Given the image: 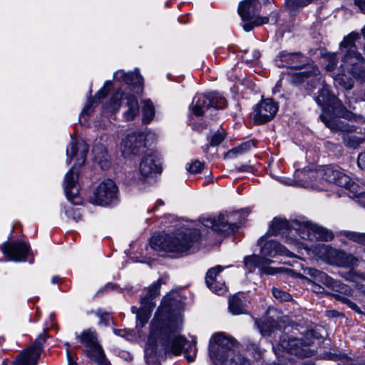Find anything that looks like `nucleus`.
<instances>
[{
	"mask_svg": "<svg viewBox=\"0 0 365 365\" xmlns=\"http://www.w3.org/2000/svg\"><path fill=\"white\" fill-rule=\"evenodd\" d=\"M181 311V299L177 293L165 296L161 306L151 321L150 339H170L173 335L172 342H190L184 336L175 334L182 324Z\"/></svg>",
	"mask_w": 365,
	"mask_h": 365,
	"instance_id": "1",
	"label": "nucleus"
},
{
	"mask_svg": "<svg viewBox=\"0 0 365 365\" xmlns=\"http://www.w3.org/2000/svg\"><path fill=\"white\" fill-rule=\"evenodd\" d=\"M184 353L188 362L194 361L197 349L195 344H146L145 359L147 365H160L164 357Z\"/></svg>",
	"mask_w": 365,
	"mask_h": 365,
	"instance_id": "2",
	"label": "nucleus"
},
{
	"mask_svg": "<svg viewBox=\"0 0 365 365\" xmlns=\"http://www.w3.org/2000/svg\"><path fill=\"white\" fill-rule=\"evenodd\" d=\"M359 38V34L352 32L340 43L341 48L345 49L342 66L344 71L351 73L354 78L365 83V60L357 51L355 44Z\"/></svg>",
	"mask_w": 365,
	"mask_h": 365,
	"instance_id": "3",
	"label": "nucleus"
},
{
	"mask_svg": "<svg viewBox=\"0 0 365 365\" xmlns=\"http://www.w3.org/2000/svg\"><path fill=\"white\" fill-rule=\"evenodd\" d=\"M200 239L197 230H186L173 235H167L160 242L159 248L162 250L175 254L187 252L193 243Z\"/></svg>",
	"mask_w": 365,
	"mask_h": 365,
	"instance_id": "4",
	"label": "nucleus"
},
{
	"mask_svg": "<svg viewBox=\"0 0 365 365\" xmlns=\"http://www.w3.org/2000/svg\"><path fill=\"white\" fill-rule=\"evenodd\" d=\"M230 344H210L209 355L213 365H250L240 354H235Z\"/></svg>",
	"mask_w": 365,
	"mask_h": 365,
	"instance_id": "5",
	"label": "nucleus"
},
{
	"mask_svg": "<svg viewBox=\"0 0 365 365\" xmlns=\"http://www.w3.org/2000/svg\"><path fill=\"white\" fill-rule=\"evenodd\" d=\"M261 9L259 0H244L238 6V14L242 20L243 29L245 31H252L255 26H259L269 22V18L257 16Z\"/></svg>",
	"mask_w": 365,
	"mask_h": 365,
	"instance_id": "6",
	"label": "nucleus"
},
{
	"mask_svg": "<svg viewBox=\"0 0 365 365\" xmlns=\"http://www.w3.org/2000/svg\"><path fill=\"white\" fill-rule=\"evenodd\" d=\"M313 252L317 257L329 264H334L352 269L358 262V259L353 255L337 250L324 244L316 245Z\"/></svg>",
	"mask_w": 365,
	"mask_h": 365,
	"instance_id": "7",
	"label": "nucleus"
},
{
	"mask_svg": "<svg viewBox=\"0 0 365 365\" xmlns=\"http://www.w3.org/2000/svg\"><path fill=\"white\" fill-rule=\"evenodd\" d=\"M242 224V215L239 212L222 213L217 218H207L202 220V225L205 227L222 234L234 232Z\"/></svg>",
	"mask_w": 365,
	"mask_h": 365,
	"instance_id": "8",
	"label": "nucleus"
},
{
	"mask_svg": "<svg viewBox=\"0 0 365 365\" xmlns=\"http://www.w3.org/2000/svg\"><path fill=\"white\" fill-rule=\"evenodd\" d=\"M317 102L319 106L324 108H331L340 118L347 119L349 121H364V118L361 115H356L348 110L336 96L331 94L329 90L326 87L322 88L319 91Z\"/></svg>",
	"mask_w": 365,
	"mask_h": 365,
	"instance_id": "9",
	"label": "nucleus"
},
{
	"mask_svg": "<svg viewBox=\"0 0 365 365\" xmlns=\"http://www.w3.org/2000/svg\"><path fill=\"white\" fill-rule=\"evenodd\" d=\"M291 227L292 232H294L304 240L328 241L333 238L331 232L309 222L294 220L291 221Z\"/></svg>",
	"mask_w": 365,
	"mask_h": 365,
	"instance_id": "10",
	"label": "nucleus"
},
{
	"mask_svg": "<svg viewBox=\"0 0 365 365\" xmlns=\"http://www.w3.org/2000/svg\"><path fill=\"white\" fill-rule=\"evenodd\" d=\"M227 106V100L217 92L196 95L192 102L191 108L195 115L201 116L211 108L223 109Z\"/></svg>",
	"mask_w": 365,
	"mask_h": 365,
	"instance_id": "11",
	"label": "nucleus"
},
{
	"mask_svg": "<svg viewBox=\"0 0 365 365\" xmlns=\"http://www.w3.org/2000/svg\"><path fill=\"white\" fill-rule=\"evenodd\" d=\"M123 103L126 108L123 117L126 120H133L139 113L138 102L134 95L124 94L121 91H117L110 99L108 109L112 113L117 112Z\"/></svg>",
	"mask_w": 365,
	"mask_h": 365,
	"instance_id": "12",
	"label": "nucleus"
},
{
	"mask_svg": "<svg viewBox=\"0 0 365 365\" xmlns=\"http://www.w3.org/2000/svg\"><path fill=\"white\" fill-rule=\"evenodd\" d=\"M160 285L161 279H159L147 289L146 294L141 297V310L136 316L137 327H143L148 323L155 307L153 300L159 295Z\"/></svg>",
	"mask_w": 365,
	"mask_h": 365,
	"instance_id": "13",
	"label": "nucleus"
},
{
	"mask_svg": "<svg viewBox=\"0 0 365 365\" xmlns=\"http://www.w3.org/2000/svg\"><path fill=\"white\" fill-rule=\"evenodd\" d=\"M118 187L110 179L101 182L91 197V202L94 205L105 206L110 204L117 197Z\"/></svg>",
	"mask_w": 365,
	"mask_h": 365,
	"instance_id": "14",
	"label": "nucleus"
},
{
	"mask_svg": "<svg viewBox=\"0 0 365 365\" xmlns=\"http://www.w3.org/2000/svg\"><path fill=\"white\" fill-rule=\"evenodd\" d=\"M278 111V105L273 100L261 101L254 108L253 120L256 124H262L271 120Z\"/></svg>",
	"mask_w": 365,
	"mask_h": 365,
	"instance_id": "15",
	"label": "nucleus"
},
{
	"mask_svg": "<svg viewBox=\"0 0 365 365\" xmlns=\"http://www.w3.org/2000/svg\"><path fill=\"white\" fill-rule=\"evenodd\" d=\"M272 349L277 357L286 358V354H294L299 358L310 357L314 351L309 348V344H272Z\"/></svg>",
	"mask_w": 365,
	"mask_h": 365,
	"instance_id": "16",
	"label": "nucleus"
},
{
	"mask_svg": "<svg viewBox=\"0 0 365 365\" xmlns=\"http://www.w3.org/2000/svg\"><path fill=\"white\" fill-rule=\"evenodd\" d=\"M275 61L278 67L301 69L309 64V60L300 52L288 53L282 51L277 56Z\"/></svg>",
	"mask_w": 365,
	"mask_h": 365,
	"instance_id": "17",
	"label": "nucleus"
},
{
	"mask_svg": "<svg viewBox=\"0 0 365 365\" xmlns=\"http://www.w3.org/2000/svg\"><path fill=\"white\" fill-rule=\"evenodd\" d=\"M0 248L9 260L15 262L25 261L29 251V245L21 241L6 242Z\"/></svg>",
	"mask_w": 365,
	"mask_h": 365,
	"instance_id": "18",
	"label": "nucleus"
},
{
	"mask_svg": "<svg viewBox=\"0 0 365 365\" xmlns=\"http://www.w3.org/2000/svg\"><path fill=\"white\" fill-rule=\"evenodd\" d=\"M42 351L41 344H31L17 354L11 365H37Z\"/></svg>",
	"mask_w": 365,
	"mask_h": 365,
	"instance_id": "19",
	"label": "nucleus"
},
{
	"mask_svg": "<svg viewBox=\"0 0 365 365\" xmlns=\"http://www.w3.org/2000/svg\"><path fill=\"white\" fill-rule=\"evenodd\" d=\"M145 135L143 133L128 134L122 142V153L125 157L139 154L145 148Z\"/></svg>",
	"mask_w": 365,
	"mask_h": 365,
	"instance_id": "20",
	"label": "nucleus"
},
{
	"mask_svg": "<svg viewBox=\"0 0 365 365\" xmlns=\"http://www.w3.org/2000/svg\"><path fill=\"white\" fill-rule=\"evenodd\" d=\"M222 269L221 266L212 267L207 272L205 276L207 287L218 295L224 294L227 289L225 282L220 275Z\"/></svg>",
	"mask_w": 365,
	"mask_h": 365,
	"instance_id": "21",
	"label": "nucleus"
},
{
	"mask_svg": "<svg viewBox=\"0 0 365 365\" xmlns=\"http://www.w3.org/2000/svg\"><path fill=\"white\" fill-rule=\"evenodd\" d=\"M322 178L329 182L344 187L348 190H351L355 186V183L349 176L332 167H327L324 168Z\"/></svg>",
	"mask_w": 365,
	"mask_h": 365,
	"instance_id": "22",
	"label": "nucleus"
},
{
	"mask_svg": "<svg viewBox=\"0 0 365 365\" xmlns=\"http://www.w3.org/2000/svg\"><path fill=\"white\" fill-rule=\"evenodd\" d=\"M69 146L70 147L66 150V155L68 156L67 162L70 163L73 158H76V162L75 165H83L85 163L86 155L88 151V145L83 140H73Z\"/></svg>",
	"mask_w": 365,
	"mask_h": 365,
	"instance_id": "23",
	"label": "nucleus"
},
{
	"mask_svg": "<svg viewBox=\"0 0 365 365\" xmlns=\"http://www.w3.org/2000/svg\"><path fill=\"white\" fill-rule=\"evenodd\" d=\"M78 179V173L75 171L74 166L71 168L65 176L64 189L68 200L73 204H78V201H75L78 195V187L77 185Z\"/></svg>",
	"mask_w": 365,
	"mask_h": 365,
	"instance_id": "24",
	"label": "nucleus"
},
{
	"mask_svg": "<svg viewBox=\"0 0 365 365\" xmlns=\"http://www.w3.org/2000/svg\"><path fill=\"white\" fill-rule=\"evenodd\" d=\"M320 119L325 124V125L331 130L340 131L342 133H345L344 134H351L352 133H361V129H360V131H358V128L352 123H346L336 118L329 116L328 117L323 114L320 115Z\"/></svg>",
	"mask_w": 365,
	"mask_h": 365,
	"instance_id": "25",
	"label": "nucleus"
},
{
	"mask_svg": "<svg viewBox=\"0 0 365 365\" xmlns=\"http://www.w3.org/2000/svg\"><path fill=\"white\" fill-rule=\"evenodd\" d=\"M158 155L155 153L150 152L146 153L140 163V175L144 178H147L153 173H160L161 168L158 165Z\"/></svg>",
	"mask_w": 365,
	"mask_h": 365,
	"instance_id": "26",
	"label": "nucleus"
},
{
	"mask_svg": "<svg viewBox=\"0 0 365 365\" xmlns=\"http://www.w3.org/2000/svg\"><path fill=\"white\" fill-rule=\"evenodd\" d=\"M114 76L117 80H121L126 84L133 86L135 93L138 94L142 92L143 78L140 75L138 70L128 73L118 71L115 73Z\"/></svg>",
	"mask_w": 365,
	"mask_h": 365,
	"instance_id": "27",
	"label": "nucleus"
},
{
	"mask_svg": "<svg viewBox=\"0 0 365 365\" xmlns=\"http://www.w3.org/2000/svg\"><path fill=\"white\" fill-rule=\"evenodd\" d=\"M307 274L310 277H313L314 279L319 283H322L326 285L327 287L331 288L333 289H346V287L342 285L340 282L334 280L329 276H328L326 273L319 271L315 268H307Z\"/></svg>",
	"mask_w": 365,
	"mask_h": 365,
	"instance_id": "28",
	"label": "nucleus"
},
{
	"mask_svg": "<svg viewBox=\"0 0 365 365\" xmlns=\"http://www.w3.org/2000/svg\"><path fill=\"white\" fill-rule=\"evenodd\" d=\"M269 232L272 235H281L287 237L290 234H292L291 222L275 217L272 222Z\"/></svg>",
	"mask_w": 365,
	"mask_h": 365,
	"instance_id": "29",
	"label": "nucleus"
},
{
	"mask_svg": "<svg viewBox=\"0 0 365 365\" xmlns=\"http://www.w3.org/2000/svg\"><path fill=\"white\" fill-rule=\"evenodd\" d=\"M261 253L265 256L274 257L277 255L292 256L289 252L284 246L276 241H269L267 242L261 249Z\"/></svg>",
	"mask_w": 365,
	"mask_h": 365,
	"instance_id": "30",
	"label": "nucleus"
},
{
	"mask_svg": "<svg viewBox=\"0 0 365 365\" xmlns=\"http://www.w3.org/2000/svg\"><path fill=\"white\" fill-rule=\"evenodd\" d=\"M83 352L93 361H96L105 355L104 351L100 344H85Z\"/></svg>",
	"mask_w": 365,
	"mask_h": 365,
	"instance_id": "31",
	"label": "nucleus"
},
{
	"mask_svg": "<svg viewBox=\"0 0 365 365\" xmlns=\"http://www.w3.org/2000/svg\"><path fill=\"white\" fill-rule=\"evenodd\" d=\"M228 309L233 315L243 314L246 313V306L239 294H235L230 297Z\"/></svg>",
	"mask_w": 365,
	"mask_h": 365,
	"instance_id": "32",
	"label": "nucleus"
},
{
	"mask_svg": "<svg viewBox=\"0 0 365 365\" xmlns=\"http://www.w3.org/2000/svg\"><path fill=\"white\" fill-rule=\"evenodd\" d=\"M319 71L317 68L314 66L309 67V70L304 71H299L292 73L290 76V82L294 85H298L304 81L306 78L310 76H317Z\"/></svg>",
	"mask_w": 365,
	"mask_h": 365,
	"instance_id": "33",
	"label": "nucleus"
},
{
	"mask_svg": "<svg viewBox=\"0 0 365 365\" xmlns=\"http://www.w3.org/2000/svg\"><path fill=\"white\" fill-rule=\"evenodd\" d=\"M360 134V136L353 134H344L342 136L344 144L349 148H357L361 143L365 142V132Z\"/></svg>",
	"mask_w": 365,
	"mask_h": 365,
	"instance_id": "34",
	"label": "nucleus"
},
{
	"mask_svg": "<svg viewBox=\"0 0 365 365\" xmlns=\"http://www.w3.org/2000/svg\"><path fill=\"white\" fill-rule=\"evenodd\" d=\"M269 262V259L265 257H259L257 255L248 256L245 257L244 263L245 266L248 269L250 272L254 270L256 267H258L259 269L262 268V266Z\"/></svg>",
	"mask_w": 365,
	"mask_h": 365,
	"instance_id": "35",
	"label": "nucleus"
},
{
	"mask_svg": "<svg viewBox=\"0 0 365 365\" xmlns=\"http://www.w3.org/2000/svg\"><path fill=\"white\" fill-rule=\"evenodd\" d=\"M143 118L142 122L143 124H148L153 119L155 115V108L153 102L149 100H144L143 101Z\"/></svg>",
	"mask_w": 365,
	"mask_h": 365,
	"instance_id": "36",
	"label": "nucleus"
},
{
	"mask_svg": "<svg viewBox=\"0 0 365 365\" xmlns=\"http://www.w3.org/2000/svg\"><path fill=\"white\" fill-rule=\"evenodd\" d=\"M76 339L82 342H98V334L94 328H88L82 331Z\"/></svg>",
	"mask_w": 365,
	"mask_h": 365,
	"instance_id": "37",
	"label": "nucleus"
},
{
	"mask_svg": "<svg viewBox=\"0 0 365 365\" xmlns=\"http://www.w3.org/2000/svg\"><path fill=\"white\" fill-rule=\"evenodd\" d=\"M258 327L262 335H270L276 327V322L273 319H267L258 324Z\"/></svg>",
	"mask_w": 365,
	"mask_h": 365,
	"instance_id": "38",
	"label": "nucleus"
},
{
	"mask_svg": "<svg viewBox=\"0 0 365 365\" xmlns=\"http://www.w3.org/2000/svg\"><path fill=\"white\" fill-rule=\"evenodd\" d=\"M224 341H227V342H237L232 336H230L225 332H217L214 334L210 339V342L215 343L223 342Z\"/></svg>",
	"mask_w": 365,
	"mask_h": 365,
	"instance_id": "39",
	"label": "nucleus"
},
{
	"mask_svg": "<svg viewBox=\"0 0 365 365\" xmlns=\"http://www.w3.org/2000/svg\"><path fill=\"white\" fill-rule=\"evenodd\" d=\"M322 358L327 360L341 361L346 359L347 356L346 354L340 351H326L323 354Z\"/></svg>",
	"mask_w": 365,
	"mask_h": 365,
	"instance_id": "40",
	"label": "nucleus"
},
{
	"mask_svg": "<svg viewBox=\"0 0 365 365\" xmlns=\"http://www.w3.org/2000/svg\"><path fill=\"white\" fill-rule=\"evenodd\" d=\"M272 294L277 299L282 302H289L292 299L290 294L276 287L272 289Z\"/></svg>",
	"mask_w": 365,
	"mask_h": 365,
	"instance_id": "41",
	"label": "nucleus"
},
{
	"mask_svg": "<svg viewBox=\"0 0 365 365\" xmlns=\"http://www.w3.org/2000/svg\"><path fill=\"white\" fill-rule=\"evenodd\" d=\"M253 146V143L250 141H247L245 143H242L240 146L232 148L229 151V154L230 155H238L242 154L248 150H250Z\"/></svg>",
	"mask_w": 365,
	"mask_h": 365,
	"instance_id": "42",
	"label": "nucleus"
},
{
	"mask_svg": "<svg viewBox=\"0 0 365 365\" xmlns=\"http://www.w3.org/2000/svg\"><path fill=\"white\" fill-rule=\"evenodd\" d=\"M66 214L68 217L72 218L74 221L78 222L81 219L82 212L80 208L73 207H69L66 210Z\"/></svg>",
	"mask_w": 365,
	"mask_h": 365,
	"instance_id": "43",
	"label": "nucleus"
},
{
	"mask_svg": "<svg viewBox=\"0 0 365 365\" xmlns=\"http://www.w3.org/2000/svg\"><path fill=\"white\" fill-rule=\"evenodd\" d=\"M225 135L223 132H217L211 137L210 144L212 146L219 145L225 139Z\"/></svg>",
	"mask_w": 365,
	"mask_h": 365,
	"instance_id": "44",
	"label": "nucleus"
},
{
	"mask_svg": "<svg viewBox=\"0 0 365 365\" xmlns=\"http://www.w3.org/2000/svg\"><path fill=\"white\" fill-rule=\"evenodd\" d=\"M354 196L357 198L358 202L363 207H365V192H359L357 190V185L355 184L354 188L350 190Z\"/></svg>",
	"mask_w": 365,
	"mask_h": 365,
	"instance_id": "45",
	"label": "nucleus"
},
{
	"mask_svg": "<svg viewBox=\"0 0 365 365\" xmlns=\"http://www.w3.org/2000/svg\"><path fill=\"white\" fill-rule=\"evenodd\" d=\"M336 298L337 299L341 301L343 303L346 304L353 310H355L356 312H359V307L355 303H354L353 302H351V300L347 299L346 297H341L340 295H336Z\"/></svg>",
	"mask_w": 365,
	"mask_h": 365,
	"instance_id": "46",
	"label": "nucleus"
},
{
	"mask_svg": "<svg viewBox=\"0 0 365 365\" xmlns=\"http://www.w3.org/2000/svg\"><path fill=\"white\" fill-rule=\"evenodd\" d=\"M203 164L199 160H195L189 167V171L192 173L197 174L201 172Z\"/></svg>",
	"mask_w": 365,
	"mask_h": 365,
	"instance_id": "47",
	"label": "nucleus"
},
{
	"mask_svg": "<svg viewBox=\"0 0 365 365\" xmlns=\"http://www.w3.org/2000/svg\"><path fill=\"white\" fill-rule=\"evenodd\" d=\"M322 338L319 330H308L306 333V339L307 340H319Z\"/></svg>",
	"mask_w": 365,
	"mask_h": 365,
	"instance_id": "48",
	"label": "nucleus"
},
{
	"mask_svg": "<svg viewBox=\"0 0 365 365\" xmlns=\"http://www.w3.org/2000/svg\"><path fill=\"white\" fill-rule=\"evenodd\" d=\"M271 262H272V261L269 259L268 262L264 263L262 266V268L260 269L261 272L266 274H269V275H273V274H276L278 271V269L267 266L268 264H269Z\"/></svg>",
	"mask_w": 365,
	"mask_h": 365,
	"instance_id": "49",
	"label": "nucleus"
},
{
	"mask_svg": "<svg viewBox=\"0 0 365 365\" xmlns=\"http://www.w3.org/2000/svg\"><path fill=\"white\" fill-rule=\"evenodd\" d=\"M339 83L343 86L346 90H350L353 88V81L346 76H343L339 78Z\"/></svg>",
	"mask_w": 365,
	"mask_h": 365,
	"instance_id": "50",
	"label": "nucleus"
},
{
	"mask_svg": "<svg viewBox=\"0 0 365 365\" xmlns=\"http://www.w3.org/2000/svg\"><path fill=\"white\" fill-rule=\"evenodd\" d=\"M337 64V59L336 56L333 55L328 58V63L325 66L326 69L328 71H332L336 68Z\"/></svg>",
	"mask_w": 365,
	"mask_h": 365,
	"instance_id": "51",
	"label": "nucleus"
},
{
	"mask_svg": "<svg viewBox=\"0 0 365 365\" xmlns=\"http://www.w3.org/2000/svg\"><path fill=\"white\" fill-rule=\"evenodd\" d=\"M115 333L118 335L123 336L127 341H132L133 339V331H127V330H115Z\"/></svg>",
	"mask_w": 365,
	"mask_h": 365,
	"instance_id": "52",
	"label": "nucleus"
},
{
	"mask_svg": "<svg viewBox=\"0 0 365 365\" xmlns=\"http://www.w3.org/2000/svg\"><path fill=\"white\" fill-rule=\"evenodd\" d=\"M66 356L68 365H78L76 360L75 359L73 355L69 350L68 347L66 349Z\"/></svg>",
	"mask_w": 365,
	"mask_h": 365,
	"instance_id": "53",
	"label": "nucleus"
},
{
	"mask_svg": "<svg viewBox=\"0 0 365 365\" xmlns=\"http://www.w3.org/2000/svg\"><path fill=\"white\" fill-rule=\"evenodd\" d=\"M49 338H50V336L48 334V331L47 330H44L42 333H41L38 336V337L36 339L35 342L45 341L47 339H48Z\"/></svg>",
	"mask_w": 365,
	"mask_h": 365,
	"instance_id": "54",
	"label": "nucleus"
},
{
	"mask_svg": "<svg viewBox=\"0 0 365 365\" xmlns=\"http://www.w3.org/2000/svg\"><path fill=\"white\" fill-rule=\"evenodd\" d=\"M357 163L361 169L365 170V153L359 155Z\"/></svg>",
	"mask_w": 365,
	"mask_h": 365,
	"instance_id": "55",
	"label": "nucleus"
},
{
	"mask_svg": "<svg viewBox=\"0 0 365 365\" xmlns=\"http://www.w3.org/2000/svg\"><path fill=\"white\" fill-rule=\"evenodd\" d=\"M354 4L365 14V0H354Z\"/></svg>",
	"mask_w": 365,
	"mask_h": 365,
	"instance_id": "56",
	"label": "nucleus"
},
{
	"mask_svg": "<svg viewBox=\"0 0 365 365\" xmlns=\"http://www.w3.org/2000/svg\"><path fill=\"white\" fill-rule=\"evenodd\" d=\"M108 94V91L105 88L101 89L95 96V100L98 99L100 101L101 98L105 97Z\"/></svg>",
	"mask_w": 365,
	"mask_h": 365,
	"instance_id": "57",
	"label": "nucleus"
},
{
	"mask_svg": "<svg viewBox=\"0 0 365 365\" xmlns=\"http://www.w3.org/2000/svg\"><path fill=\"white\" fill-rule=\"evenodd\" d=\"M95 362L97 365H110L109 361L106 357V354Z\"/></svg>",
	"mask_w": 365,
	"mask_h": 365,
	"instance_id": "58",
	"label": "nucleus"
},
{
	"mask_svg": "<svg viewBox=\"0 0 365 365\" xmlns=\"http://www.w3.org/2000/svg\"><path fill=\"white\" fill-rule=\"evenodd\" d=\"M354 240L365 244V234H358L354 237Z\"/></svg>",
	"mask_w": 365,
	"mask_h": 365,
	"instance_id": "59",
	"label": "nucleus"
},
{
	"mask_svg": "<svg viewBox=\"0 0 365 365\" xmlns=\"http://www.w3.org/2000/svg\"><path fill=\"white\" fill-rule=\"evenodd\" d=\"M251 168H252L250 166L243 165V166L240 167L237 170L240 172H244V171H250Z\"/></svg>",
	"mask_w": 365,
	"mask_h": 365,
	"instance_id": "60",
	"label": "nucleus"
},
{
	"mask_svg": "<svg viewBox=\"0 0 365 365\" xmlns=\"http://www.w3.org/2000/svg\"><path fill=\"white\" fill-rule=\"evenodd\" d=\"M259 56H260L259 51L255 50V51H253V58L252 59H250V61L257 60V59H259Z\"/></svg>",
	"mask_w": 365,
	"mask_h": 365,
	"instance_id": "61",
	"label": "nucleus"
},
{
	"mask_svg": "<svg viewBox=\"0 0 365 365\" xmlns=\"http://www.w3.org/2000/svg\"><path fill=\"white\" fill-rule=\"evenodd\" d=\"M91 106V103H88L87 105L84 107L82 113H85V114H88Z\"/></svg>",
	"mask_w": 365,
	"mask_h": 365,
	"instance_id": "62",
	"label": "nucleus"
},
{
	"mask_svg": "<svg viewBox=\"0 0 365 365\" xmlns=\"http://www.w3.org/2000/svg\"><path fill=\"white\" fill-rule=\"evenodd\" d=\"M140 310H141V306L140 307V308H138L136 307H132L131 308V311L133 314H135L136 316L138 314V312H140Z\"/></svg>",
	"mask_w": 365,
	"mask_h": 365,
	"instance_id": "63",
	"label": "nucleus"
},
{
	"mask_svg": "<svg viewBox=\"0 0 365 365\" xmlns=\"http://www.w3.org/2000/svg\"><path fill=\"white\" fill-rule=\"evenodd\" d=\"M60 280V277L58 276H54L52 277L51 279V282L53 284H56V283H58Z\"/></svg>",
	"mask_w": 365,
	"mask_h": 365,
	"instance_id": "64",
	"label": "nucleus"
}]
</instances>
